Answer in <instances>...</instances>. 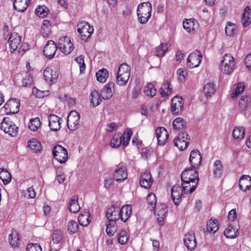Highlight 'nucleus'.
Here are the masks:
<instances>
[{
    "label": "nucleus",
    "mask_w": 251,
    "mask_h": 251,
    "mask_svg": "<svg viewBox=\"0 0 251 251\" xmlns=\"http://www.w3.org/2000/svg\"><path fill=\"white\" fill-rule=\"evenodd\" d=\"M181 181H185L187 182L188 180L191 181V183H193L191 192H194L199 183V178L198 175V169L194 168L191 167L186 169L184 170L181 175ZM185 184H188V182H185Z\"/></svg>",
    "instance_id": "obj_1"
},
{
    "label": "nucleus",
    "mask_w": 251,
    "mask_h": 251,
    "mask_svg": "<svg viewBox=\"0 0 251 251\" xmlns=\"http://www.w3.org/2000/svg\"><path fill=\"white\" fill-rule=\"evenodd\" d=\"M151 4L150 2L139 4L137 10L139 22L142 24L146 23L151 17Z\"/></svg>",
    "instance_id": "obj_2"
},
{
    "label": "nucleus",
    "mask_w": 251,
    "mask_h": 251,
    "mask_svg": "<svg viewBox=\"0 0 251 251\" xmlns=\"http://www.w3.org/2000/svg\"><path fill=\"white\" fill-rule=\"evenodd\" d=\"M130 76V69L126 63H122L119 67L116 76V83L120 86L126 84Z\"/></svg>",
    "instance_id": "obj_3"
},
{
    "label": "nucleus",
    "mask_w": 251,
    "mask_h": 251,
    "mask_svg": "<svg viewBox=\"0 0 251 251\" xmlns=\"http://www.w3.org/2000/svg\"><path fill=\"white\" fill-rule=\"evenodd\" d=\"M235 61L233 56L225 54L221 61L222 72L226 75L231 74L234 71Z\"/></svg>",
    "instance_id": "obj_4"
},
{
    "label": "nucleus",
    "mask_w": 251,
    "mask_h": 251,
    "mask_svg": "<svg viewBox=\"0 0 251 251\" xmlns=\"http://www.w3.org/2000/svg\"><path fill=\"white\" fill-rule=\"evenodd\" d=\"M0 129L12 137H15L18 133V128L9 118H4L0 124Z\"/></svg>",
    "instance_id": "obj_5"
},
{
    "label": "nucleus",
    "mask_w": 251,
    "mask_h": 251,
    "mask_svg": "<svg viewBox=\"0 0 251 251\" xmlns=\"http://www.w3.org/2000/svg\"><path fill=\"white\" fill-rule=\"evenodd\" d=\"M190 137L186 131L180 132L174 140L175 145L180 150H185L189 143Z\"/></svg>",
    "instance_id": "obj_6"
},
{
    "label": "nucleus",
    "mask_w": 251,
    "mask_h": 251,
    "mask_svg": "<svg viewBox=\"0 0 251 251\" xmlns=\"http://www.w3.org/2000/svg\"><path fill=\"white\" fill-rule=\"evenodd\" d=\"M77 31L81 36V39L86 41L91 36L94 28L88 23L81 22L77 25Z\"/></svg>",
    "instance_id": "obj_7"
},
{
    "label": "nucleus",
    "mask_w": 251,
    "mask_h": 251,
    "mask_svg": "<svg viewBox=\"0 0 251 251\" xmlns=\"http://www.w3.org/2000/svg\"><path fill=\"white\" fill-rule=\"evenodd\" d=\"M202 54L199 50H195L191 52L187 59V65L190 68L198 67L201 64Z\"/></svg>",
    "instance_id": "obj_8"
},
{
    "label": "nucleus",
    "mask_w": 251,
    "mask_h": 251,
    "mask_svg": "<svg viewBox=\"0 0 251 251\" xmlns=\"http://www.w3.org/2000/svg\"><path fill=\"white\" fill-rule=\"evenodd\" d=\"M53 157L61 163H65L68 159V151L67 150L61 145L55 146L52 150Z\"/></svg>",
    "instance_id": "obj_9"
},
{
    "label": "nucleus",
    "mask_w": 251,
    "mask_h": 251,
    "mask_svg": "<svg viewBox=\"0 0 251 251\" xmlns=\"http://www.w3.org/2000/svg\"><path fill=\"white\" fill-rule=\"evenodd\" d=\"M58 48L65 54H70L74 49L70 38L67 36L62 37L60 38Z\"/></svg>",
    "instance_id": "obj_10"
},
{
    "label": "nucleus",
    "mask_w": 251,
    "mask_h": 251,
    "mask_svg": "<svg viewBox=\"0 0 251 251\" xmlns=\"http://www.w3.org/2000/svg\"><path fill=\"white\" fill-rule=\"evenodd\" d=\"M80 123V116L78 112L76 111H72L67 118V125L68 128L74 131L79 127Z\"/></svg>",
    "instance_id": "obj_11"
},
{
    "label": "nucleus",
    "mask_w": 251,
    "mask_h": 251,
    "mask_svg": "<svg viewBox=\"0 0 251 251\" xmlns=\"http://www.w3.org/2000/svg\"><path fill=\"white\" fill-rule=\"evenodd\" d=\"M106 216L109 222H116L120 219V208L116 204H112L106 210Z\"/></svg>",
    "instance_id": "obj_12"
},
{
    "label": "nucleus",
    "mask_w": 251,
    "mask_h": 251,
    "mask_svg": "<svg viewBox=\"0 0 251 251\" xmlns=\"http://www.w3.org/2000/svg\"><path fill=\"white\" fill-rule=\"evenodd\" d=\"M20 101L17 99H10L4 105L7 114H16L19 111Z\"/></svg>",
    "instance_id": "obj_13"
},
{
    "label": "nucleus",
    "mask_w": 251,
    "mask_h": 251,
    "mask_svg": "<svg viewBox=\"0 0 251 251\" xmlns=\"http://www.w3.org/2000/svg\"><path fill=\"white\" fill-rule=\"evenodd\" d=\"M184 101L182 97L175 96L171 100V111L174 115L179 114L183 110Z\"/></svg>",
    "instance_id": "obj_14"
},
{
    "label": "nucleus",
    "mask_w": 251,
    "mask_h": 251,
    "mask_svg": "<svg viewBox=\"0 0 251 251\" xmlns=\"http://www.w3.org/2000/svg\"><path fill=\"white\" fill-rule=\"evenodd\" d=\"M57 49V46L53 41H48L43 50L44 54L48 59H51L54 57Z\"/></svg>",
    "instance_id": "obj_15"
},
{
    "label": "nucleus",
    "mask_w": 251,
    "mask_h": 251,
    "mask_svg": "<svg viewBox=\"0 0 251 251\" xmlns=\"http://www.w3.org/2000/svg\"><path fill=\"white\" fill-rule=\"evenodd\" d=\"M202 161V156L200 151L196 149L190 152L189 162L194 168H198L201 165Z\"/></svg>",
    "instance_id": "obj_16"
},
{
    "label": "nucleus",
    "mask_w": 251,
    "mask_h": 251,
    "mask_svg": "<svg viewBox=\"0 0 251 251\" xmlns=\"http://www.w3.org/2000/svg\"><path fill=\"white\" fill-rule=\"evenodd\" d=\"M154 214L157 217L158 222L161 224H163L164 220L167 215V206L165 204H161L154 209Z\"/></svg>",
    "instance_id": "obj_17"
},
{
    "label": "nucleus",
    "mask_w": 251,
    "mask_h": 251,
    "mask_svg": "<svg viewBox=\"0 0 251 251\" xmlns=\"http://www.w3.org/2000/svg\"><path fill=\"white\" fill-rule=\"evenodd\" d=\"M43 75L45 80L50 84L55 82L58 76L57 71L49 67L45 69Z\"/></svg>",
    "instance_id": "obj_18"
},
{
    "label": "nucleus",
    "mask_w": 251,
    "mask_h": 251,
    "mask_svg": "<svg viewBox=\"0 0 251 251\" xmlns=\"http://www.w3.org/2000/svg\"><path fill=\"white\" fill-rule=\"evenodd\" d=\"M49 126L53 131H58L61 128V125L63 121L61 118L54 114H50L48 116Z\"/></svg>",
    "instance_id": "obj_19"
},
{
    "label": "nucleus",
    "mask_w": 251,
    "mask_h": 251,
    "mask_svg": "<svg viewBox=\"0 0 251 251\" xmlns=\"http://www.w3.org/2000/svg\"><path fill=\"white\" fill-rule=\"evenodd\" d=\"M156 136L159 145H164L168 140L169 134L167 130L163 127H158L156 129Z\"/></svg>",
    "instance_id": "obj_20"
},
{
    "label": "nucleus",
    "mask_w": 251,
    "mask_h": 251,
    "mask_svg": "<svg viewBox=\"0 0 251 251\" xmlns=\"http://www.w3.org/2000/svg\"><path fill=\"white\" fill-rule=\"evenodd\" d=\"M22 37L16 32L12 33L8 38V44L11 51H15L21 43Z\"/></svg>",
    "instance_id": "obj_21"
},
{
    "label": "nucleus",
    "mask_w": 251,
    "mask_h": 251,
    "mask_svg": "<svg viewBox=\"0 0 251 251\" xmlns=\"http://www.w3.org/2000/svg\"><path fill=\"white\" fill-rule=\"evenodd\" d=\"M186 247L189 250H193L197 246L196 239L194 233L185 234L183 238Z\"/></svg>",
    "instance_id": "obj_22"
},
{
    "label": "nucleus",
    "mask_w": 251,
    "mask_h": 251,
    "mask_svg": "<svg viewBox=\"0 0 251 251\" xmlns=\"http://www.w3.org/2000/svg\"><path fill=\"white\" fill-rule=\"evenodd\" d=\"M125 166H121L115 169L113 173L114 179L118 182H122L126 179L127 173Z\"/></svg>",
    "instance_id": "obj_23"
},
{
    "label": "nucleus",
    "mask_w": 251,
    "mask_h": 251,
    "mask_svg": "<svg viewBox=\"0 0 251 251\" xmlns=\"http://www.w3.org/2000/svg\"><path fill=\"white\" fill-rule=\"evenodd\" d=\"M183 28L188 33H194L199 27L197 21L193 18L187 19L183 22Z\"/></svg>",
    "instance_id": "obj_24"
},
{
    "label": "nucleus",
    "mask_w": 251,
    "mask_h": 251,
    "mask_svg": "<svg viewBox=\"0 0 251 251\" xmlns=\"http://www.w3.org/2000/svg\"><path fill=\"white\" fill-rule=\"evenodd\" d=\"M139 182L141 187L146 189L150 188L153 182L150 173L146 171L142 174Z\"/></svg>",
    "instance_id": "obj_25"
},
{
    "label": "nucleus",
    "mask_w": 251,
    "mask_h": 251,
    "mask_svg": "<svg viewBox=\"0 0 251 251\" xmlns=\"http://www.w3.org/2000/svg\"><path fill=\"white\" fill-rule=\"evenodd\" d=\"M115 84L114 82H109L106 84L101 90V96L104 100H109L113 95L112 89L114 88Z\"/></svg>",
    "instance_id": "obj_26"
},
{
    "label": "nucleus",
    "mask_w": 251,
    "mask_h": 251,
    "mask_svg": "<svg viewBox=\"0 0 251 251\" xmlns=\"http://www.w3.org/2000/svg\"><path fill=\"white\" fill-rule=\"evenodd\" d=\"M182 194V188L179 185H174L172 188L171 196L174 203L178 205L181 201Z\"/></svg>",
    "instance_id": "obj_27"
},
{
    "label": "nucleus",
    "mask_w": 251,
    "mask_h": 251,
    "mask_svg": "<svg viewBox=\"0 0 251 251\" xmlns=\"http://www.w3.org/2000/svg\"><path fill=\"white\" fill-rule=\"evenodd\" d=\"M239 186L244 191L249 190L251 186V177L248 175L242 176L239 179Z\"/></svg>",
    "instance_id": "obj_28"
},
{
    "label": "nucleus",
    "mask_w": 251,
    "mask_h": 251,
    "mask_svg": "<svg viewBox=\"0 0 251 251\" xmlns=\"http://www.w3.org/2000/svg\"><path fill=\"white\" fill-rule=\"evenodd\" d=\"M8 241L9 244L14 247H17L20 245V237L18 232L12 229L11 233L9 235Z\"/></svg>",
    "instance_id": "obj_29"
},
{
    "label": "nucleus",
    "mask_w": 251,
    "mask_h": 251,
    "mask_svg": "<svg viewBox=\"0 0 251 251\" xmlns=\"http://www.w3.org/2000/svg\"><path fill=\"white\" fill-rule=\"evenodd\" d=\"M30 0H15L14 1V7L18 12H24L28 6Z\"/></svg>",
    "instance_id": "obj_30"
},
{
    "label": "nucleus",
    "mask_w": 251,
    "mask_h": 251,
    "mask_svg": "<svg viewBox=\"0 0 251 251\" xmlns=\"http://www.w3.org/2000/svg\"><path fill=\"white\" fill-rule=\"evenodd\" d=\"M216 91V85L213 82H208L205 84L203 89V92L206 98H211Z\"/></svg>",
    "instance_id": "obj_31"
},
{
    "label": "nucleus",
    "mask_w": 251,
    "mask_h": 251,
    "mask_svg": "<svg viewBox=\"0 0 251 251\" xmlns=\"http://www.w3.org/2000/svg\"><path fill=\"white\" fill-rule=\"evenodd\" d=\"M101 94L98 91L93 90L90 94V102L93 107H96L99 105L101 101Z\"/></svg>",
    "instance_id": "obj_32"
},
{
    "label": "nucleus",
    "mask_w": 251,
    "mask_h": 251,
    "mask_svg": "<svg viewBox=\"0 0 251 251\" xmlns=\"http://www.w3.org/2000/svg\"><path fill=\"white\" fill-rule=\"evenodd\" d=\"M131 207L128 205H124L120 209V219L125 222L129 217L131 213Z\"/></svg>",
    "instance_id": "obj_33"
},
{
    "label": "nucleus",
    "mask_w": 251,
    "mask_h": 251,
    "mask_svg": "<svg viewBox=\"0 0 251 251\" xmlns=\"http://www.w3.org/2000/svg\"><path fill=\"white\" fill-rule=\"evenodd\" d=\"M170 46V43L169 42H166L165 44H160L157 47L155 48V55L158 57H162L164 56L165 52L168 50Z\"/></svg>",
    "instance_id": "obj_34"
},
{
    "label": "nucleus",
    "mask_w": 251,
    "mask_h": 251,
    "mask_svg": "<svg viewBox=\"0 0 251 251\" xmlns=\"http://www.w3.org/2000/svg\"><path fill=\"white\" fill-rule=\"evenodd\" d=\"M242 21L244 26H248L251 23V9L249 6L244 9Z\"/></svg>",
    "instance_id": "obj_35"
},
{
    "label": "nucleus",
    "mask_w": 251,
    "mask_h": 251,
    "mask_svg": "<svg viewBox=\"0 0 251 251\" xmlns=\"http://www.w3.org/2000/svg\"><path fill=\"white\" fill-rule=\"evenodd\" d=\"M80 208L78 203V198L75 196H73L70 200L68 206L69 210L72 213H75L78 212Z\"/></svg>",
    "instance_id": "obj_36"
},
{
    "label": "nucleus",
    "mask_w": 251,
    "mask_h": 251,
    "mask_svg": "<svg viewBox=\"0 0 251 251\" xmlns=\"http://www.w3.org/2000/svg\"><path fill=\"white\" fill-rule=\"evenodd\" d=\"M79 224L82 226H87L90 223V214L88 211L81 212L78 217Z\"/></svg>",
    "instance_id": "obj_37"
},
{
    "label": "nucleus",
    "mask_w": 251,
    "mask_h": 251,
    "mask_svg": "<svg viewBox=\"0 0 251 251\" xmlns=\"http://www.w3.org/2000/svg\"><path fill=\"white\" fill-rule=\"evenodd\" d=\"M224 235L228 238H235L238 236V229L234 226L230 225L225 230Z\"/></svg>",
    "instance_id": "obj_38"
},
{
    "label": "nucleus",
    "mask_w": 251,
    "mask_h": 251,
    "mask_svg": "<svg viewBox=\"0 0 251 251\" xmlns=\"http://www.w3.org/2000/svg\"><path fill=\"white\" fill-rule=\"evenodd\" d=\"M233 137L235 139H242L245 136V129L243 126H235L232 131Z\"/></svg>",
    "instance_id": "obj_39"
},
{
    "label": "nucleus",
    "mask_w": 251,
    "mask_h": 251,
    "mask_svg": "<svg viewBox=\"0 0 251 251\" xmlns=\"http://www.w3.org/2000/svg\"><path fill=\"white\" fill-rule=\"evenodd\" d=\"M173 127L175 130L183 129L186 127V123L181 117L176 118L173 122Z\"/></svg>",
    "instance_id": "obj_40"
},
{
    "label": "nucleus",
    "mask_w": 251,
    "mask_h": 251,
    "mask_svg": "<svg viewBox=\"0 0 251 251\" xmlns=\"http://www.w3.org/2000/svg\"><path fill=\"white\" fill-rule=\"evenodd\" d=\"M171 85L168 81H165L160 89V93L162 97H166L171 94L173 91Z\"/></svg>",
    "instance_id": "obj_41"
},
{
    "label": "nucleus",
    "mask_w": 251,
    "mask_h": 251,
    "mask_svg": "<svg viewBox=\"0 0 251 251\" xmlns=\"http://www.w3.org/2000/svg\"><path fill=\"white\" fill-rule=\"evenodd\" d=\"M251 98L247 95H244L239 100V106L241 110H244L251 103Z\"/></svg>",
    "instance_id": "obj_42"
},
{
    "label": "nucleus",
    "mask_w": 251,
    "mask_h": 251,
    "mask_svg": "<svg viewBox=\"0 0 251 251\" xmlns=\"http://www.w3.org/2000/svg\"><path fill=\"white\" fill-rule=\"evenodd\" d=\"M0 179L4 185H6L11 180V175L6 170L0 169Z\"/></svg>",
    "instance_id": "obj_43"
},
{
    "label": "nucleus",
    "mask_w": 251,
    "mask_h": 251,
    "mask_svg": "<svg viewBox=\"0 0 251 251\" xmlns=\"http://www.w3.org/2000/svg\"><path fill=\"white\" fill-rule=\"evenodd\" d=\"M122 142V135L121 133L115 134L110 142V146L112 148H117Z\"/></svg>",
    "instance_id": "obj_44"
},
{
    "label": "nucleus",
    "mask_w": 251,
    "mask_h": 251,
    "mask_svg": "<svg viewBox=\"0 0 251 251\" xmlns=\"http://www.w3.org/2000/svg\"><path fill=\"white\" fill-rule=\"evenodd\" d=\"M96 75L98 81L103 83L106 81L108 77L109 73L106 69H102L96 73Z\"/></svg>",
    "instance_id": "obj_45"
},
{
    "label": "nucleus",
    "mask_w": 251,
    "mask_h": 251,
    "mask_svg": "<svg viewBox=\"0 0 251 251\" xmlns=\"http://www.w3.org/2000/svg\"><path fill=\"white\" fill-rule=\"evenodd\" d=\"M223 172V165L220 160H216L214 163L213 175L215 177H220Z\"/></svg>",
    "instance_id": "obj_46"
},
{
    "label": "nucleus",
    "mask_w": 251,
    "mask_h": 251,
    "mask_svg": "<svg viewBox=\"0 0 251 251\" xmlns=\"http://www.w3.org/2000/svg\"><path fill=\"white\" fill-rule=\"evenodd\" d=\"M144 92L147 96L152 98L155 95L156 90L153 85L150 83L144 87Z\"/></svg>",
    "instance_id": "obj_47"
},
{
    "label": "nucleus",
    "mask_w": 251,
    "mask_h": 251,
    "mask_svg": "<svg viewBox=\"0 0 251 251\" xmlns=\"http://www.w3.org/2000/svg\"><path fill=\"white\" fill-rule=\"evenodd\" d=\"M48 8L45 5L38 6L35 10V14L40 18H44L48 14Z\"/></svg>",
    "instance_id": "obj_48"
},
{
    "label": "nucleus",
    "mask_w": 251,
    "mask_h": 251,
    "mask_svg": "<svg viewBox=\"0 0 251 251\" xmlns=\"http://www.w3.org/2000/svg\"><path fill=\"white\" fill-rule=\"evenodd\" d=\"M27 146L36 151H40L42 149L41 143L34 138L28 142Z\"/></svg>",
    "instance_id": "obj_49"
},
{
    "label": "nucleus",
    "mask_w": 251,
    "mask_h": 251,
    "mask_svg": "<svg viewBox=\"0 0 251 251\" xmlns=\"http://www.w3.org/2000/svg\"><path fill=\"white\" fill-rule=\"evenodd\" d=\"M41 125L39 118L36 117L30 120L28 124V128L32 131H36Z\"/></svg>",
    "instance_id": "obj_50"
},
{
    "label": "nucleus",
    "mask_w": 251,
    "mask_h": 251,
    "mask_svg": "<svg viewBox=\"0 0 251 251\" xmlns=\"http://www.w3.org/2000/svg\"><path fill=\"white\" fill-rule=\"evenodd\" d=\"M218 229V221L216 219L210 220L207 225V230L211 233H215Z\"/></svg>",
    "instance_id": "obj_51"
},
{
    "label": "nucleus",
    "mask_w": 251,
    "mask_h": 251,
    "mask_svg": "<svg viewBox=\"0 0 251 251\" xmlns=\"http://www.w3.org/2000/svg\"><path fill=\"white\" fill-rule=\"evenodd\" d=\"M147 201L148 204L150 205L151 208L154 209L156 203V199L155 195L153 193L149 194L147 198Z\"/></svg>",
    "instance_id": "obj_52"
},
{
    "label": "nucleus",
    "mask_w": 251,
    "mask_h": 251,
    "mask_svg": "<svg viewBox=\"0 0 251 251\" xmlns=\"http://www.w3.org/2000/svg\"><path fill=\"white\" fill-rule=\"evenodd\" d=\"M132 134V132L131 129H127L125 131L123 136H122L123 144L124 146H126L128 145Z\"/></svg>",
    "instance_id": "obj_53"
},
{
    "label": "nucleus",
    "mask_w": 251,
    "mask_h": 251,
    "mask_svg": "<svg viewBox=\"0 0 251 251\" xmlns=\"http://www.w3.org/2000/svg\"><path fill=\"white\" fill-rule=\"evenodd\" d=\"M115 222H109L106 225V232L108 235L113 236L116 231V227L115 226Z\"/></svg>",
    "instance_id": "obj_54"
},
{
    "label": "nucleus",
    "mask_w": 251,
    "mask_h": 251,
    "mask_svg": "<svg viewBox=\"0 0 251 251\" xmlns=\"http://www.w3.org/2000/svg\"><path fill=\"white\" fill-rule=\"evenodd\" d=\"M75 60L78 64L80 73H82L85 69V64L84 61V56L83 55H80L75 58Z\"/></svg>",
    "instance_id": "obj_55"
},
{
    "label": "nucleus",
    "mask_w": 251,
    "mask_h": 251,
    "mask_svg": "<svg viewBox=\"0 0 251 251\" xmlns=\"http://www.w3.org/2000/svg\"><path fill=\"white\" fill-rule=\"evenodd\" d=\"M182 181V189L183 190L184 193L185 194H191L193 192H191V189L192 187L193 183H191V181L188 180L187 182L188 184H185L186 182L185 181Z\"/></svg>",
    "instance_id": "obj_56"
},
{
    "label": "nucleus",
    "mask_w": 251,
    "mask_h": 251,
    "mask_svg": "<svg viewBox=\"0 0 251 251\" xmlns=\"http://www.w3.org/2000/svg\"><path fill=\"white\" fill-rule=\"evenodd\" d=\"M127 233L126 230H122L119 235L118 240L121 244H126L128 240Z\"/></svg>",
    "instance_id": "obj_57"
},
{
    "label": "nucleus",
    "mask_w": 251,
    "mask_h": 251,
    "mask_svg": "<svg viewBox=\"0 0 251 251\" xmlns=\"http://www.w3.org/2000/svg\"><path fill=\"white\" fill-rule=\"evenodd\" d=\"M235 31V27L234 25L231 23H228L225 27V32L226 35L231 36L234 33Z\"/></svg>",
    "instance_id": "obj_58"
},
{
    "label": "nucleus",
    "mask_w": 251,
    "mask_h": 251,
    "mask_svg": "<svg viewBox=\"0 0 251 251\" xmlns=\"http://www.w3.org/2000/svg\"><path fill=\"white\" fill-rule=\"evenodd\" d=\"M68 230L71 233L75 232L78 228L77 223L75 221H72L68 223Z\"/></svg>",
    "instance_id": "obj_59"
},
{
    "label": "nucleus",
    "mask_w": 251,
    "mask_h": 251,
    "mask_svg": "<svg viewBox=\"0 0 251 251\" xmlns=\"http://www.w3.org/2000/svg\"><path fill=\"white\" fill-rule=\"evenodd\" d=\"M244 88V85L242 83H239L233 91L232 97L233 98H236L239 94L243 91Z\"/></svg>",
    "instance_id": "obj_60"
},
{
    "label": "nucleus",
    "mask_w": 251,
    "mask_h": 251,
    "mask_svg": "<svg viewBox=\"0 0 251 251\" xmlns=\"http://www.w3.org/2000/svg\"><path fill=\"white\" fill-rule=\"evenodd\" d=\"M27 251H42L41 247L37 243L28 244L26 247Z\"/></svg>",
    "instance_id": "obj_61"
},
{
    "label": "nucleus",
    "mask_w": 251,
    "mask_h": 251,
    "mask_svg": "<svg viewBox=\"0 0 251 251\" xmlns=\"http://www.w3.org/2000/svg\"><path fill=\"white\" fill-rule=\"evenodd\" d=\"M62 236L60 232L57 230L54 231L52 234V240L54 243L58 244L62 241Z\"/></svg>",
    "instance_id": "obj_62"
},
{
    "label": "nucleus",
    "mask_w": 251,
    "mask_h": 251,
    "mask_svg": "<svg viewBox=\"0 0 251 251\" xmlns=\"http://www.w3.org/2000/svg\"><path fill=\"white\" fill-rule=\"evenodd\" d=\"M32 82V78L31 77L30 75L28 73L26 74V76L23 79L22 81L23 86L28 87L30 86Z\"/></svg>",
    "instance_id": "obj_63"
},
{
    "label": "nucleus",
    "mask_w": 251,
    "mask_h": 251,
    "mask_svg": "<svg viewBox=\"0 0 251 251\" xmlns=\"http://www.w3.org/2000/svg\"><path fill=\"white\" fill-rule=\"evenodd\" d=\"M25 195L29 198H34L36 197V194L33 188L30 187L27 189Z\"/></svg>",
    "instance_id": "obj_64"
}]
</instances>
